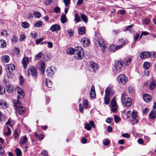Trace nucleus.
<instances>
[{"label":"nucleus","mask_w":156,"mask_h":156,"mask_svg":"<svg viewBox=\"0 0 156 156\" xmlns=\"http://www.w3.org/2000/svg\"><path fill=\"white\" fill-rule=\"evenodd\" d=\"M14 102L16 112H18L20 115L22 116L25 112V108L20 105L19 101L16 100L14 101Z\"/></svg>","instance_id":"nucleus-1"},{"label":"nucleus","mask_w":156,"mask_h":156,"mask_svg":"<svg viewBox=\"0 0 156 156\" xmlns=\"http://www.w3.org/2000/svg\"><path fill=\"white\" fill-rule=\"evenodd\" d=\"M74 57L77 60L81 59L83 55V51L81 47H78L74 48Z\"/></svg>","instance_id":"nucleus-2"},{"label":"nucleus","mask_w":156,"mask_h":156,"mask_svg":"<svg viewBox=\"0 0 156 156\" xmlns=\"http://www.w3.org/2000/svg\"><path fill=\"white\" fill-rule=\"evenodd\" d=\"M15 69V66L13 64L7 65L6 67V75L8 78H12L13 76V72Z\"/></svg>","instance_id":"nucleus-3"},{"label":"nucleus","mask_w":156,"mask_h":156,"mask_svg":"<svg viewBox=\"0 0 156 156\" xmlns=\"http://www.w3.org/2000/svg\"><path fill=\"white\" fill-rule=\"evenodd\" d=\"M120 42L122 43V44L120 45H115L114 44H112L110 46L109 49L111 51L114 52L117 50L121 48L124 46L125 44L126 43L125 41L122 39H121L119 40Z\"/></svg>","instance_id":"nucleus-4"},{"label":"nucleus","mask_w":156,"mask_h":156,"mask_svg":"<svg viewBox=\"0 0 156 156\" xmlns=\"http://www.w3.org/2000/svg\"><path fill=\"white\" fill-rule=\"evenodd\" d=\"M121 101L123 104H125V106L127 107H129L132 104V100L129 98H126V94L123 93L121 97Z\"/></svg>","instance_id":"nucleus-5"},{"label":"nucleus","mask_w":156,"mask_h":156,"mask_svg":"<svg viewBox=\"0 0 156 156\" xmlns=\"http://www.w3.org/2000/svg\"><path fill=\"white\" fill-rule=\"evenodd\" d=\"M97 42L100 47H101V50L103 52L105 51V49L106 48V46L104 43V40L101 37H99L98 38L97 40Z\"/></svg>","instance_id":"nucleus-6"},{"label":"nucleus","mask_w":156,"mask_h":156,"mask_svg":"<svg viewBox=\"0 0 156 156\" xmlns=\"http://www.w3.org/2000/svg\"><path fill=\"white\" fill-rule=\"evenodd\" d=\"M33 77H36L37 76V73L36 69L33 66H31L28 71V75H30Z\"/></svg>","instance_id":"nucleus-7"},{"label":"nucleus","mask_w":156,"mask_h":156,"mask_svg":"<svg viewBox=\"0 0 156 156\" xmlns=\"http://www.w3.org/2000/svg\"><path fill=\"white\" fill-rule=\"evenodd\" d=\"M88 101L87 100L84 99L83 100L82 104H79V109L81 113H83V108L86 109L88 107Z\"/></svg>","instance_id":"nucleus-8"},{"label":"nucleus","mask_w":156,"mask_h":156,"mask_svg":"<svg viewBox=\"0 0 156 156\" xmlns=\"http://www.w3.org/2000/svg\"><path fill=\"white\" fill-rule=\"evenodd\" d=\"M117 80L119 83H122L123 84L125 83L127 80V78L122 74L118 76Z\"/></svg>","instance_id":"nucleus-9"},{"label":"nucleus","mask_w":156,"mask_h":156,"mask_svg":"<svg viewBox=\"0 0 156 156\" xmlns=\"http://www.w3.org/2000/svg\"><path fill=\"white\" fill-rule=\"evenodd\" d=\"M90 126H92L93 128H95L96 127L94 122L92 121H90L89 123H86L84 128L87 130H90L91 128Z\"/></svg>","instance_id":"nucleus-10"},{"label":"nucleus","mask_w":156,"mask_h":156,"mask_svg":"<svg viewBox=\"0 0 156 156\" xmlns=\"http://www.w3.org/2000/svg\"><path fill=\"white\" fill-rule=\"evenodd\" d=\"M114 93L113 90L110 87L107 88L105 90V95L110 97L112 96Z\"/></svg>","instance_id":"nucleus-11"},{"label":"nucleus","mask_w":156,"mask_h":156,"mask_svg":"<svg viewBox=\"0 0 156 156\" xmlns=\"http://www.w3.org/2000/svg\"><path fill=\"white\" fill-rule=\"evenodd\" d=\"M82 45L85 47H88L90 43L89 39L87 38L84 37L81 40Z\"/></svg>","instance_id":"nucleus-12"},{"label":"nucleus","mask_w":156,"mask_h":156,"mask_svg":"<svg viewBox=\"0 0 156 156\" xmlns=\"http://www.w3.org/2000/svg\"><path fill=\"white\" fill-rule=\"evenodd\" d=\"M17 101L18 99L20 98H22L24 96V93L22 89L20 87H18L17 88Z\"/></svg>","instance_id":"nucleus-13"},{"label":"nucleus","mask_w":156,"mask_h":156,"mask_svg":"<svg viewBox=\"0 0 156 156\" xmlns=\"http://www.w3.org/2000/svg\"><path fill=\"white\" fill-rule=\"evenodd\" d=\"M123 65L121 60H119L116 62L114 66L116 70L118 71H120L122 66Z\"/></svg>","instance_id":"nucleus-14"},{"label":"nucleus","mask_w":156,"mask_h":156,"mask_svg":"<svg viewBox=\"0 0 156 156\" xmlns=\"http://www.w3.org/2000/svg\"><path fill=\"white\" fill-rule=\"evenodd\" d=\"M111 108H112V111L114 112H115L117 111V104L116 102L113 99L112 100L111 102Z\"/></svg>","instance_id":"nucleus-15"},{"label":"nucleus","mask_w":156,"mask_h":156,"mask_svg":"<svg viewBox=\"0 0 156 156\" xmlns=\"http://www.w3.org/2000/svg\"><path fill=\"white\" fill-rule=\"evenodd\" d=\"M140 57L142 59L148 58L151 56V53L147 51H144L141 53Z\"/></svg>","instance_id":"nucleus-16"},{"label":"nucleus","mask_w":156,"mask_h":156,"mask_svg":"<svg viewBox=\"0 0 156 156\" xmlns=\"http://www.w3.org/2000/svg\"><path fill=\"white\" fill-rule=\"evenodd\" d=\"M60 27L58 24H56L52 25L50 29L52 32L58 31L60 30Z\"/></svg>","instance_id":"nucleus-17"},{"label":"nucleus","mask_w":156,"mask_h":156,"mask_svg":"<svg viewBox=\"0 0 156 156\" xmlns=\"http://www.w3.org/2000/svg\"><path fill=\"white\" fill-rule=\"evenodd\" d=\"M131 116L133 119L135 120L136 121L135 122V123H138V120L137 119V118L138 117L137 112L136 111L133 110L131 113Z\"/></svg>","instance_id":"nucleus-18"},{"label":"nucleus","mask_w":156,"mask_h":156,"mask_svg":"<svg viewBox=\"0 0 156 156\" xmlns=\"http://www.w3.org/2000/svg\"><path fill=\"white\" fill-rule=\"evenodd\" d=\"M143 98L144 100L146 102L150 101L151 98V96L147 94L144 95Z\"/></svg>","instance_id":"nucleus-19"},{"label":"nucleus","mask_w":156,"mask_h":156,"mask_svg":"<svg viewBox=\"0 0 156 156\" xmlns=\"http://www.w3.org/2000/svg\"><path fill=\"white\" fill-rule=\"evenodd\" d=\"M89 67L93 71H96L98 68L97 64L93 62H91Z\"/></svg>","instance_id":"nucleus-20"},{"label":"nucleus","mask_w":156,"mask_h":156,"mask_svg":"<svg viewBox=\"0 0 156 156\" xmlns=\"http://www.w3.org/2000/svg\"><path fill=\"white\" fill-rule=\"evenodd\" d=\"M28 63L29 60L28 58L27 57H24L22 61V64L24 68H26Z\"/></svg>","instance_id":"nucleus-21"},{"label":"nucleus","mask_w":156,"mask_h":156,"mask_svg":"<svg viewBox=\"0 0 156 156\" xmlns=\"http://www.w3.org/2000/svg\"><path fill=\"white\" fill-rule=\"evenodd\" d=\"M156 117V111L155 110H152L149 114V117L151 119H155Z\"/></svg>","instance_id":"nucleus-22"},{"label":"nucleus","mask_w":156,"mask_h":156,"mask_svg":"<svg viewBox=\"0 0 156 156\" xmlns=\"http://www.w3.org/2000/svg\"><path fill=\"white\" fill-rule=\"evenodd\" d=\"M6 90L9 93H12L13 91V85L11 84L7 85Z\"/></svg>","instance_id":"nucleus-23"},{"label":"nucleus","mask_w":156,"mask_h":156,"mask_svg":"<svg viewBox=\"0 0 156 156\" xmlns=\"http://www.w3.org/2000/svg\"><path fill=\"white\" fill-rule=\"evenodd\" d=\"M27 141V139L26 135L24 136L23 137H21L20 138V145L26 144Z\"/></svg>","instance_id":"nucleus-24"},{"label":"nucleus","mask_w":156,"mask_h":156,"mask_svg":"<svg viewBox=\"0 0 156 156\" xmlns=\"http://www.w3.org/2000/svg\"><path fill=\"white\" fill-rule=\"evenodd\" d=\"M47 75L49 77H51L54 73L53 70L51 68H48L46 70Z\"/></svg>","instance_id":"nucleus-25"},{"label":"nucleus","mask_w":156,"mask_h":156,"mask_svg":"<svg viewBox=\"0 0 156 156\" xmlns=\"http://www.w3.org/2000/svg\"><path fill=\"white\" fill-rule=\"evenodd\" d=\"M96 95L94 87L92 86L91 87V91L90 93V97L91 98H94Z\"/></svg>","instance_id":"nucleus-26"},{"label":"nucleus","mask_w":156,"mask_h":156,"mask_svg":"<svg viewBox=\"0 0 156 156\" xmlns=\"http://www.w3.org/2000/svg\"><path fill=\"white\" fill-rule=\"evenodd\" d=\"M156 87V81L153 80L150 83L149 85L150 89L153 90Z\"/></svg>","instance_id":"nucleus-27"},{"label":"nucleus","mask_w":156,"mask_h":156,"mask_svg":"<svg viewBox=\"0 0 156 156\" xmlns=\"http://www.w3.org/2000/svg\"><path fill=\"white\" fill-rule=\"evenodd\" d=\"M79 33L80 34H83L85 33V29L84 27H82L78 29Z\"/></svg>","instance_id":"nucleus-28"},{"label":"nucleus","mask_w":156,"mask_h":156,"mask_svg":"<svg viewBox=\"0 0 156 156\" xmlns=\"http://www.w3.org/2000/svg\"><path fill=\"white\" fill-rule=\"evenodd\" d=\"M40 70L41 72L43 74L45 70V63L44 62H42L40 64Z\"/></svg>","instance_id":"nucleus-29"},{"label":"nucleus","mask_w":156,"mask_h":156,"mask_svg":"<svg viewBox=\"0 0 156 156\" xmlns=\"http://www.w3.org/2000/svg\"><path fill=\"white\" fill-rule=\"evenodd\" d=\"M61 20L62 23H66L67 20L66 15L64 14H62L61 16Z\"/></svg>","instance_id":"nucleus-30"},{"label":"nucleus","mask_w":156,"mask_h":156,"mask_svg":"<svg viewBox=\"0 0 156 156\" xmlns=\"http://www.w3.org/2000/svg\"><path fill=\"white\" fill-rule=\"evenodd\" d=\"M151 22L150 20L148 18H146L142 20L143 25H147L149 24Z\"/></svg>","instance_id":"nucleus-31"},{"label":"nucleus","mask_w":156,"mask_h":156,"mask_svg":"<svg viewBox=\"0 0 156 156\" xmlns=\"http://www.w3.org/2000/svg\"><path fill=\"white\" fill-rule=\"evenodd\" d=\"M67 51L68 54L72 55L74 54V49L72 48H70L67 49Z\"/></svg>","instance_id":"nucleus-32"},{"label":"nucleus","mask_w":156,"mask_h":156,"mask_svg":"<svg viewBox=\"0 0 156 156\" xmlns=\"http://www.w3.org/2000/svg\"><path fill=\"white\" fill-rule=\"evenodd\" d=\"M21 25V26L24 28H28L30 26V24L26 22H22Z\"/></svg>","instance_id":"nucleus-33"},{"label":"nucleus","mask_w":156,"mask_h":156,"mask_svg":"<svg viewBox=\"0 0 156 156\" xmlns=\"http://www.w3.org/2000/svg\"><path fill=\"white\" fill-rule=\"evenodd\" d=\"M2 61H5L6 63H8L9 61V57L8 55H5L2 57Z\"/></svg>","instance_id":"nucleus-34"},{"label":"nucleus","mask_w":156,"mask_h":156,"mask_svg":"<svg viewBox=\"0 0 156 156\" xmlns=\"http://www.w3.org/2000/svg\"><path fill=\"white\" fill-rule=\"evenodd\" d=\"M110 97L109 96H108L106 95H105L104 98V103L106 105H108L110 101Z\"/></svg>","instance_id":"nucleus-35"},{"label":"nucleus","mask_w":156,"mask_h":156,"mask_svg":"<svg viewBox=\"0 0 156 156\" xmlns=\"http://www.w3.org/2000/svg\"><path fill=\"white\" fill-rule=\"evenodd\" d=\"M46 85L48 88H51L52 86V83L49 80L46 79Z\"/></svg>","instance_id":"nucleus-36"},{"label":"nucleus","mask_w":156,"mask_h":156,"mask_svg":"<svg viewBox=\"0 0 156 156\" xmlns=\"http://www.w3.org/2000/svg\"><path fill=\"white\" fill-rule=\"evenodd\" d=\"M150 63L148 62H144L143 64L144 68L146 69H148L150 67Z\"/></svg>","instance_id":"nucleus-37"},{"label":"nucleus","mask_w":156,"mask_h":156,"mask_svg":"<svg viewBox=\"0 0 156 156\" xmlns=\"http://www.w3.org/2000/svg\"><path fill=\"white\" fill-rule=\"evenodd\" d=\"M81 17L82 19L86 23L87 21V17L85 14H80Z\"/></svg>","instance_id":"nucleus-38"},{"label":"nucleus","mask_w":156,"mask_h":156,"mask_svg":"<svg viewBox=\"0 0 156 156\" xmlns=\"http://www.w3.org/2000/svg\"><path fill=\"white\" fill-rule=\"evenodd\" d=\"M43 54L41 52H40L35 55V58L36 60H39L40 59L42 56Z\"/></svg>","instance_id":"nucleus-39"},{"label":"nucleus","mask_w":156,"mask_h":156,"mask_svg":"<svg viewBox=\"0 0 156 156\" xmlns=\"http://www.w3.org/2000/svg\"><path fill=\"white\" fill-rule=\"evenodd\" d=\"M33 14L36 18H40L41 16V13L37 11L33 12Z\"/></svg>","instance_id":"nucleus-40"},{"label":"nucleus","mask_w":156,"mask_h":156,"mask_svg":"<svg viewBox=\"0 0 156 156\" xmlns=\"http://www.w3.org/2000/svg\"><path fill=\"white\" fill-rule=\"evenodd\" d=\"M132 61V59L130 58H128L125 61L124 64L126 66H128L131 63V61Z\"/></svg>","instance_id":"nucleus-41"},{"label":"nucleus","mask_w":156,"mask_h":156,"mask_svg":"<svg viewBox=\"0 0 156 156\" xmlns=\"http://www.w3.org/2000/svg\"><path fill=\"white\" fill-rule=\"evenodd\" d=\"M35 136L37 137L38 138V139H40L41 140H42L44 136V134H41L40 135H38L37 133H35Z\"/></svg>","instance_id":"nucleus-42"},{"label":"nucleus","mask_w":156,"mask_h":156,"mask_svg":"<svg viewBox=\"0 0 156 156\" xmlns=\"http://www.w3.org/2000/svg\"><path fill=\"white\" fill-rule=\"evenodd\" d=\"M15 152L17 156H20L22 154L21 150L18 148L16 149Z\"/></svg>","instance_id":"nucleus-43"},{"label":"nucleus","mask_w":156,"mask_h":156,"mask_svg":"<svg viewBox=\"0 0 156 156\" xmlns=\"http://www.w3.org/2000/svg\"><path fill=\"white\" fill-rule=\"evenodd\" d=\"M5 92V89L2 86H0V95H2Z\"/></svg>","instance_id":"nucleus-44"},{"label":"nucleus","mask_w":156,"mask_h":156,"mask_svg":"<svg viewBox=\"0 0 156 156\" xmlns=\"http://www.w3.org/2000/svg\"><path fill=\"white\" fill-rule=\"evenodd\" d=\"M42 22L41 21H39L35 24L34 26L36 27H39L42 25Z\"/></svg>","instance_id":"nucleus-45"},{"label":"nucleus","mask_w":156,"mask_h":156,"mask_svg":"<svg viewBox=\"0 0 156 156\" xmlns=\"http://www.w3.org/2000/svg\"><path fill=\"white\" fill-rule=\"evenodd\" d=\"M115 122L116 123H118L121 120L120 118L117 115H115L114 116Z\"/></svg>","instance_id":"nucleus-46"},{"label":"nucleus","mask_w":156,"mask_h":156,"mask_svg":"<svg viewBox=\"0 0 156 156\" xmlns=\"http://www.w3.org/2000/svg\"><path fill=\"white\" fill-rule=\"evenodd\" d=\"M109 140L107 139H105L103 140V143L104 146H107L110 143Z\"/></svg>","instance_id":"nucleus-47"},{"label":"nucleus","mask_w":156,"mask_h":156,"mask_svg":"<svg viewBox=\"0 0 156 156\" xmlns=\"http://www.w3.org/2000/svg\"><path fill=\"white\" fill-rule=\"evenodd\" d=\"M133 27V24H132L130 25L129 26H128L126 29L124 30V31H129L130 32H132V27Z\"/></svg>","instance_id":"nucleus-48"},{"label":"nucleus","mask_w":156,"mask_h":156,"mask_svg":"<svg viewBox=\"0 0 156 156\" xmlns=\"http://www.w3.org/2000/svg\"><path fill=\"white\" fill-rule=\"evenodd\" d=\"M74 20L76 23L79 22L80 20V16H78L76 14H75Z\"/></svg>","instance_id":"nucleus-49"},{"label":"nucleus","mask_w":156,"mask_h":156,"mask_svg":"<svg viewBox=\"0 0 156 156\" xmlns=\"http://www.w3.org/2000/svg\"><path fill=\"white\" fill-rule=\"evenodd\" d=\"M1 46V48H4L6 46V43L5 41L4 40H0Z\"/></svg>","instance_id":"nucleus-50"},{"label":"nucleus","mask_w":156,"mask_h":156,"mask_svg":"<svg viewBox=\"0 0 156 156\" xmlns=\"http://www.w3.org/2000/svg\"><path fill=\"white\" fill-rule=\"evenodd\" d=\"M18 40V37L16 35L12 36V38L11 39V41L12 42H13L14 43H16Z\"/></svg>","instance_id":"nucleus-51"},{"label":"nucleus","mask_w":156,"mask_h":156,"mask_svg":"<svg viewBox=\"0 0 156 156\" xmlns=\"http://www.w3.org/2000/svg\"><path fill=\"white\" fill-rule=\"evenodd\" d=\"M3 108H6L7 107V104L6 102H2L0 103V107L2 106Z\"/></svg>","instance_id":"nucleus-52"},{"label":"nucleus","mask_w":156,"mask_h":156,"mask_svg":"<svg viewBox=\"0 0 156 156\" xmlns=\"http://www.w3.org/2000/svg\"><path fill=\"white\" fill-rule=\"evenodd\" d=\"M12 119L9 118L8 121L6 123V125H9L11 127H12V126L13 125V122H12Z\"/></svg>","instance_id":"nucleus-53"},{"label":"nucleus","mask_w":156,"mask_h":156,"mask_svg":"<svg viewBox=\"0 0 156 156\" xmlns=\"http://www.w3.org/2000/svg\"><path fill=\"white\" fill-rule=\"evenodd\" d=\"M13 136H14L15 139H16L17 138H18L19 136V135L17 131L16 130H15L13 133Z\"/></svg>","instance_id":"nucleus-54"},{"label":"nucleus","mask_w":156,"mask_h":156,"mask_svg":"<svg viewBox=\"0 0 156 156\" xmlns=\"http://www.w3.org/2000/svg\"><path fill=\"white\" fill-rule=\"evenodd\" d=\"M128 91L129 93L132 94L134 92V90L132 87H129L128 88Z\"/></svg>","instance_id":"nucleus-55"},{"label":"nucleus","mask_w":156,"mask_h":156,"mask_svg":"<svg viewBox=\"0 0 156 156\" xmlns=\"http://www.w3.org/2000/svg\"><path fill=\"white\" fill-rule=\"evenodd\" d=\"M26 39V36L24 34H22L20 36L19 41H22Z\"/></svg>","instance_id":"nucleus-56"},{"label":"nucleus","mask_w":156,"mask_h":156,"mask_svg":"<svg viewBox=\"0 0 156 156\" xmlns=\"http://www.w3.org/2000/svg\"><path fill=\"white\" fill-rule=\"evenodd\" d=\"M70 0H64L63 2L66 7H67L70 4Z\"/></svg>","instance_id":"nucleus-57"},{"label":"nucleus","mask_w":156,"mask_h":156,"mask_svg":"<svg viewBox=\"0 0 156 156\" xmlns=\"http://www.w3.org/2000/svg\"><path fill=\"white\" fill-rule=\"evenodd\" d=\"M7 128L8 131L6 133H4V135L5 136H9L11 133V131L10 128L8 127L7 126Z\"/></svg>","instance_id":"nucleus-58"},{"label":"nucleus","mask_w":156,"mask_h":156,"mask_svg":"<svg viewBox=\"0 0 156 156\" xmlns=\"http://www.w3.org/2000/svg\"><path fill=\"white\" fill-rule=\"evenodd\" d=\"M68 34H69L70 36L71 37L73 36V35L74 31L72 29H70L68 30Z\"/></svg>","instance_id":"nucleus-59"},{"label":"nucleus","mask_w":156,"mask_h":156,"mask_svg":"<svg viewBox=\"0 0 156 156\" xmlns=\"http://www.w3.org/2000/svg\"><path fill=\"white\" fill-rule=\"evenodd\" d=\"M44 39L43 38H41L36 40V43L37 44H39Z\"/></svg>","instance_id":"nucleus-60"},{"label":"nucleus","mask_w":156,"mask_h":156,"mask_svg":"<svg viewBox=\"0 0 156 156\" xmlns=\"http://www.w3.org/2000/svg\"><path fill=\"white\" fill-rule=\"evenodd\" d=\"M1 35H8V33L7 30H3L1 33Z\"/></svg>","instance_id":"nucleus-61"},{"label":"nucleus","mask_w":156,"mask_h":156,"mask_svg":"<svg viewBox=\"0 0 156 156\" xmlns=\"http://www.w3.org/2000/svg\"><path fill=\"white\" fill-rule=\"evenodd\" d=\"M48 43V47L49 48H51L53 46V44L51 42H47Z\"/></svg>","instance_id":"nucleus-62"},{"label":"nucleus","mask_w":156,"mask_h":156,"mask_svg":"<svg viewBox=\"0 0 156 156\" xmlns=\"http://www.w3.org/2000/svg\"><path fill=\"white\" fill-rule=\"evenodd\" d=\"M149 112V110L147 108H145L143 109V114H147Z\"/></svg>","instance_id":"nucleus-63"},{"label":"nucleus","mask_w":156,"mask_h":156,"mask_svg":"<svg viewBox=\"0 0 156 156\" xmlns=\"http://www.w3.org/2000/svg\"><path fill=\"white\" fill-rule=\"evenodd\" d=\"M48 154L47 151L45 150L41 152V154L44 155L43 156H47Z\"/></svg>","instance_id":"nucleus-64"}]
</instances>
